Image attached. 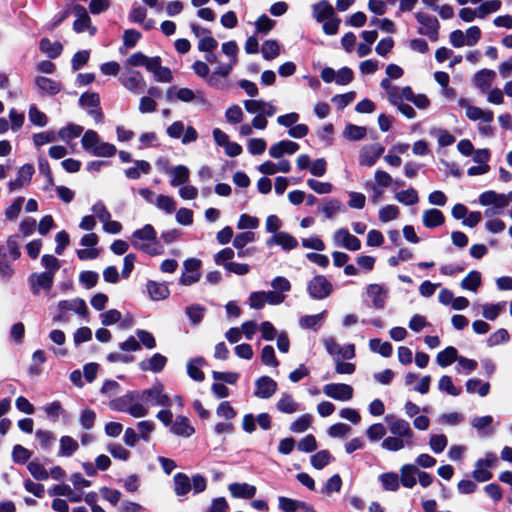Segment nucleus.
I'll return each mask as SVG.
<instances>
[{"mask_svg":"<svg viewBox=\"0 0 512 512\" xmlns=\"http://www.w3.org/2000/svg\"><path fill=\"white\" fill-rule=\"evenodd\" d=\"M135 166L129 167L124 170V174L127 178L136 180L139 179L141 174H148L151 170V165L149 162L145 160H135L134 161Z\"/></svg>","mask_w":512,"mask_h":512,"instance_id":"58836bf2","label":"nucleus"},{"mask_svg":"<svg viewBox=\"0 0 512 512\" xmlns=\"http://www.w3.org/2000/svg\"><path fill=\"white\" fill-rule=\"evenodd\" d=\"M261 52L265 60L275 59L280 54V45L276 40H266L262 44Z\"/></svg>","mask_w":512,"mask_h":512,"instance_id":"8fccbe9b","label":"nucleus"},{"mask_svg":"<svg viewBox=\"0 0 512 512\" xmlns=\"http://www.w3.org/2000/svg\"><path fill=\"white\" fill-rule=\"evenodd\" d=\"M279 508L283 512H296L303 505L302 501L281 496L278 498Z\"/></svg>","mask_w":512,"mask_h":512,"instance_id":"774afa93","label":"nucleus"},{"mask_svg":"<svg viewBox=\"0 0 512 512\" xmlns=\"http://www.w3.org/2000/svg\"><path fill=\"white\" fill-rule=\"evenodd\" d=\"M79 103L96 122L102 121L103 114L99 109V98H80Z\"/></svg>","mask_w":512,"mask_h":512,"instance_id":"4c0bfd02","label":"nucleus"},{"mask_svg":"<svg viewBox=\"0 0 512 512\" xmlns=\"http://www.w3.org/2000/svg\"><path fill=\"white\" fill-rule=\"evenodd\" d=\"M459 105L466 108V116L472 121H482L490 123L493 121V112L490 110H483L479 107L469 105L463 98L460 99Z\"/></svg>","mask_w":512,"mask_h":512,"instance_id":"6ab92c4d","label":"nucleus"},{"mask_svg":"<svg viewBox=\"0 0 512 512\" xmlns=\"http://www.w3.org/2000/svg\"><path fill=\"white\" fill-rule=\"evenodd\" d=\"M79 448L78 442L70 436H62L60 438V449L58 452L59 456L70 457Z\"/></svg>","mask_w":512,"mask_h":512,"instance_id":"37998d69","label":"nucleus"},{"mask_svg":"<svg viewBox=\"0 0 512 512\" xmlns=\"http://www.w3.org/2000/svg\"><path fill=\"white\" fill-rule=\"evenodd\" d=\"M83 127L77 124H69L58 131V138L64 142H69L81 135Z\"/></svg>","mask_w":512,"mask_h":512,"instance_id":"a18cd8bd","label":"nucleus"},{"mask_svg":"<svg viewBox=\"0 0 512 512\" xmlns=\"http://www.w3.org/2000/svg\"><path fill=\"white\" fill-rule=\"evenodd\" d=\"M366 294L371 299L372 307L376 310L384 309L388 291L380 284H369L366 287Z\"/></svg>","mask_w":512,"mask_h":512,"instance_id":"a211bd4d","label":"nucleus"},{"mask_svg":"<svg viewBox=\"0 0 512 512\" xmlns=\"http://www.w3.org/2000/svg\"><path fill=\"white\" fill-rule=\"evenodd\" d=\"M276 407L278 411L286 414H292L299 410V404L288 393L282 394Z\"/></svg>","mask_w":512,"mask_h":512,"instance_id":"a19ab883","label":"nucleus"},{"mask_svg":"<svg viewBox=\"0 0 512 512\" xmlns=\"http://www.w3.org/2000/svg\"><path fill=\"white\" fill-rule=\"evenodd\" d=\"M266 245L272 247L274 245L280 246L285 251H290L298 246V240L291 234L280 231L266 240Z\"/></svg>","mask_w":512,"mask_h":512,"instance_id":"f3484780","label":"nucleus"},{"mask_svg":"<svg viewBox=\"0 0 512 512\" xmlns=\"http://www.w3.org/2000/svg\"><path fill=\"white\" fill-rule=\"evenodd\" d=\"M327 433L331 438L344 439L351 433V427L345 423H336L329 427Z\"/></svg>","mask_w":512,"mask_h":512,"instance_id":"bf43d9fd","label":"nucleus"},{"mask_svg":"<svg viewBox=\"0 0 512 512\" xmlns=\"http://www.w3.org/2000/svg\"><path fill=\"white\" fill-rule=\"evenodd\" d=\"M109 408L117 412H125L134 418L148 415V408L140 402L138 390L130 391L109 402Z\"/></svg>","mask_w":512,"mask_h":512,"instance_id":"7ed1b4c3","label":"nucleus"},{"mask_svg":"<svg viewBox=\"0 0 512 512\" xmlns=\"http://www.w3.org/2000/svg\"><path fill=\"white\" fill-rule=\"evenodd\" d=\"M332 239L336 247H342L350 251H357L361 248V241L346 228L337 229Z\"/></svg>","mask_w":512,"mask_h":512,"instance_id":"9b49d317","label":"nucleus"},{"mask_svg":"<svg viewBox=\"0 0 512 512\" xmlns=\"http://www.w3.org/2000/svg\"><path fill=\"white\" fill-rule=\"evenodd\" d=\"M254 395L261 399H269L277 390V383L269 376H261L255 382Z\"/></svg>","mask_w":512,"mask_h":512,"instance_id":"aec40b11","label":"nucleus"},{"mask_svg":"<svg viewBox=\"0 0 512 512\" xmlns=\"http://www.w3.org/2000/svg\"><path fill=\"white\" fill-rule=\"evenodd\" d=\"M205 364L203 357H196L190 359L187 363V373L191 379L197 382H202L205 378L201 367Z\"/></svg>","mask_w":512,"mask_h":512,"instance_id":"473e14b6","label":"nucleus"},{"mask_svg":"<svg viewBox=\"0 0 512 512\" xmlns=\"http://www.w3.org/2000/svg\"><path fill=\"white\" fill-rule=\"evenodd\" d=\"M29 121L38 127H44L48 123L47 116L38 110V108L35 105L30 106L29 112H28Z\"/></svg>","mask_w":512,"mask_h":512,"instance_id":"13d9d810","label":"nucleus"},{"mask_svg":"<svg viewBox=\"0 0 512 512\" xmlns=\"http://www.w3.org/2000/svg\"><path fill=\"white\" fill-rule=\"evenodd\" d=\"M352 386L345 383H329L323 387V393L334 400L349 401L353 397Z\"/></svg>","mask_w":512,"mask_h":512,"instance_id":"4468645a","label":"nucleus"},{"mask_svg":"<svg viewBox=\"0 0 512 512\" xmlns=\"http://www.w3.org/2000/svg\"><path fill=\"white\" fill-rule=\"evenodd\" d=\"M333 460L332 455L328 450H321L316 454L312 455L310 458L311 465L315 469H323Z\"/></svg>","mask_w":512,"mask_h":512,"instance_id":"3c124183","label":"nucleus"},{"mask_svg":"<svg viewBox=\"0 0 512 512\" xmlns=\"http://www.w3.org/2000/svg\"><path fill=\"white\" fill-rule=\"evenodd\" d=\"M312 14L319 23L334 16V8L328 0H321L312 5Z\"/></svg>","mask_w":512,"mask_h":512,"instance_id":"a878e982","label":"nucleus"},{"mask_svg":"<svg viewBox=\"0 0 512 512\" xmlns=\"http://www.w3.org/2000/svg\"><path fill=\"white\" fill-rule=\"evenodd\" d=\"M71 12L76 16L73 23V30L76 33H82L88 30L91 35L96 33V28L91 26V19L84 6L76 4L71 6Z\"/></svg>","mask_w":512,"mask_h":512,"instance_id":"9d476101","label":"nucleus"},{"mask_svg":"<svg viewBox=\"0 0 512 512\" xmlns=\"http://www.w3.org/2000/svg\"><path fill=\"white\" fill-rule=\"evenodd\" d=\"M418 473H419V469L416 465L414 464H404L401 466L400 468V483L405 487V488H413L416 483H417V479H416V476L418 477Z\"/></svg>","mask_w":512,"mask_h":512,"instance_id":"393cba45","label":"nucleus"},{"mask_svg":"<svg viewBox=\"0 0 512 512\" xmlns=\"http://www.w3.org/2000/svg\"><path fill=\"white\" fill-rule=\"evenodd\" d=\"M384 150V146L380 143L363 146L359 152V164L366 167L373 166L384 153Z\"/></svg>","mask_w":512,"mask_h":512,"instance_id":"2eb2a0df","label":"nucleus"},{"mask_svg":"<svg viewBox=\"0 0 512 512\" xmlns=\"http://www.w3.org/2000/svg\"><path fill=\"white\" fill-rule=\"evenodd\" d=\"M457 359V349L452 346H449L438 353L436 357V362L441 367H447L451 365L453 362L457 361Z\"/></svg>","mask_w":512,"mask_h":512,"instance_id":"79ce46f5","label":"nucleus"},{"mask_svg":"<svg viewBox=\"0 0 512 512\" xmlns=\"http://www.w3.org/2000/svg\"><path fill=\"white\" fill-rule=\"evenodd\" d=\"M146 286L151 299L154 301L164 300L170 294L169 288L165 283L148 281Z\"/></svg>","mask_w":512,"mask_h":512,"instance_id":"72a5a7b5","label":"nucleus"},{"mask_svg":"<svg viewBox=\"0 0 512 512\" xmlns=\"http://www.w3.org/2000/svg\"><path fill=\"white\" fill-rule=\"evenodd\" d=\"M299 150V144L291 140H282L271 145L269 155L274 159H279L283 155H292Z\"/></svg>","mask_w":512,"mask_h":512,"instance_id":"4be33fe9","label":"nucleus"},{"mask_svg":"<svg viewBox=\"0 0 512 512\" xmlns=\"http://www.w3.org/2000/svg\"><path fill=\"white\" fill-rule=\"evenodd\" d=\"M54 277L52 273H32L28 278V283L33 294H39L40 290H51Z\"/></svg>","mask_w":512,"mask_h":512,"instance_id":"dca6fc26","label":"nucleus"},{"mask_svg":"<svg viewBox=\"0 0 512 512\" xmlns=\"http://www.w3.org/2000/svg\"><path fill=\"white\" fill-rule=\"evenodd\" d=\"M154 205H156L158 209L163 210L168 214L173 213L176 209V202L174 199L166 195H158Z\"/></svg>","mask_w":512,"mask_h":512,"instance_id":"680f3d73","label":"nucleus"},{"mask_svg":"<svg viewBox=\"0 0 512 512\" xmlns=\"http://www.w3.org/2000/svg\"><path fill=\"white\" fill-rule=\"evenodd\" d=\"M84 150L98 156V157H111L116 153V147L107 142H101L97 132L94 130H87L81 140Z\"/></svg>","mask_w":512,"mask_h":512,"instance_id":"39448f33","label":"nucleus"},{"mask_svg":"<svg viewBox=\"0 0 512 512\" xmlns=\"http://www.w3.org/2000/svg\"><path fill=\"white\" fill-rule=\"evenodd\" d=\"M245 109L251 113L256 114L252 120V125L256 129H265L267 120L265 116H273L276 113V107L271 103L264 102L257 99H247L244 103Z\"/></svg>","mask_w":512,"mask_h":512,"instance_id":"20e7f679","label":"nucleus"},{"mask_svg":"<svg viewBox=\"0 0 512 512\" xmlns=\"http://www.w3.org/2000/svg\"><path fill=\"white\" fill-rule=\"evenodd\" d=\"M132 246L150 256L161 255L164 252L163 246L157 241V233L151 224H146L137 229L131 236Z\"/></svg>","mask_w":512,"mask_h":512,"instance_id":"f03ea898","label":"nucleus"},{"mask_svg":"<svg viewBox=\"0 0 512 512\" xmlns=\"http://www.w3.org/2000/svg\"><path fill=\"white\" fill-rule=\"evenodd\" d=\"M438 388L452 396H458L461 393V389L454 386L452 378L448 375H443L440 378Z\"/></svg>","mask_w":512,"mask_h":512,"instance_id":"0e129e2a","label":"nucleus"},{"mask_svg":"<svg viewBox=\"0 0 512 512\" xmlns=\"http://www.w3.org/2000/svg\"><path fill=\"white\" fill-rule=\"evenodd\" d=\"M391 436L385 437L381 443L382 449L389 452H397L415 445V433L410 423L394 415L385 416Z\"/></svg>","mask_w":512,"mask_h":512,"instance_id":"f257e3e1","label":"nucleus"},{"mask_svg":"<svg viewBox=\"0 0 512 512\" xmlns=\"http://www.w3.org/2000/svg\"><path fill=\"white\" fill-rule=\"evenodd\" d=\"M58 309L60 311H73L76 314L86 317L87 315V306L83 299L74 298L70 300H61L58 303Z\"/></svg>","mask_w":512,"mask_h":512,"instance_id":"bb28decb","label":"nucleus"},{"mask_svg":"<svg viewBox=\"0 0 512 512\" xmlns=\"http://www.w3.org/2000/svg\"><path fill=\"white\" fill-rule=\"evenodd\" d=\"M395 199L406 206L414 205L418 203L419 197L415 189L409 188L407 190L399 191L395 194Z\"/></svg>","mask_w":512,"mask_h":512,"instance_id":"de8ad7c7","label":"nucleus"},{"mask_svg":"<svg viewBox=\"0 0 512 512\" xmlns=\"http://www.w3.org/2000/svg\"><path fill=\"white\" fill-rule=\"evenodd\" d=\"M415 18L423 26L418 29V33L426 35L431 41H437L440 28L437 18L422 12L416 13Z\"/></svg>","mask_w":512,"mask_h":512,"instance_id":"1a4fd4ad","label":"nucleus"},{"mask_svg":"<svg viewBox=\"0 0 512 512\" xmlns=\"http://www.w3.org/2000/svg\"><path fill=\"white\" fill-rule=\"evenodd\" d=\"M171 432L175 435L182 437H190L194 434L195 430L190 425L188 418L184 416H177L175 421L171 425Z\"/></svg>","mask_w":512,"mask_h":512,"instance_id":"7c9ffc66","label":"nucleus"},{"mask_svg":"<svg viewBox=\"0 0 512 512\" xmlns=\"http://www.w3.org/2000/svg\"><path fill=\"white\" fill-rule=\"evenodd\" d=\"M228 490L234 498L251 499L256 494V487L248 483H232Z\"/></svg>","mask_w":512,"mask_h":512,"instance_id":"c85d7f7f","label":"nucleus"},{"mask_svg":"<svg viewBox=\"0 0 512 512\" xmlns=\"http://www.w3.org/2000/svg\"><path fill=\"white\" fill-rule=\"evenodd\" d=\"M325 316L326 311H322L315 315L302 316L299 320V325L303 329H317L325 319Z\"/></svg>","mask_w":512,"mask_h":512,"instance_id":"c03bdc74","label":"nucleus"},{"mask_svg":"<svg viewBox=\"0 0 512 512\" xmlns=\"http://www.w3.org/2000/svg\"><path fill=\"white\" fill-rule=\"evenodd\" d=\"M307 291L312 299L322 300L331 294L333 286L325 276L316 275L307 283Z\"/></svg>","mask_w":512,"mask_h":512,"instance_id":"6e6552de","label":"nucleus"},{"mask_svg":"<svg viewBox=\"0 0 512 512\" xmlns=\"http://www.w3.org/2000/svg\"><path fill=\"white\" fill-rule=\"evenodd\" d=\"M205 311V307L199 304H193L185 308L186 315L193 325H197L202 321Z\"/></svg>","mask_w":512,"mask_h":512,"instance_id":"5fc2aeb1","label":"nucleus"},{"mask_svg":"<svg viewBox=\"0 0 512 512\" xmlns=\"http://www.w3.org/2000/svg\"><path fill=\"white\" fill-rule=\"evenodd\" d=\"M122 85L135 94H141L146 89V83L139 71L129 70L120 77Z\"/></svg>","mask_w":512,"mask_h":512,"instance_id":"ddd939ff","label":"nucleus"},{"mask_svg":"<svg viewBox=\"0 0 512 512\" xmlns=\"http://www.w3.org/2000/svg\"><path fill=\"white\" fill-rule=\"evenodd\" d=\"M261 362L266 366L277 367L279 361L276 358L275 350L271 345H266L261 351Z\"/></svg>","mask_w":512,"mask_h":512,"instance_id":"69168bd1","label":"nucleus"},{"mask_svg":"<svg viewBox=\"0 0 512 512\" xmlns=\"http://www.w3.org/2000/svg\"><path fill=\"white\" fill-rule=\"evenodd\" d=\"M321 78L326 83L335 81L339 85H346L353 79V71L348 67H343L335 71L331 67H325L321 71Z\"/></svg>","mask_w":512,"mask_h":512,"instance_id":"f8f14e48","label":"nucleus"},{"mask_svg":"<svg viewBox=\"0 0 512 512\" xmlns=\"http://www.w3.org/2000/svg\"><path fill=\"white\" fill-rule=\"evenodd\" d=\"M386 435V428L382 423H375L370 425L366 430V436L372 442L384 439Z\"/></svg>","mask_w":512,"mask_h":512,"instance_id":"052dcab7","label":"nucleus"},{"mask_svg":"<svg viewBox=\"0 0 512 512\" xmlns=\"http://www.w3.org/2000/svg\"><path fill=\"white\" fill-rule=\"evenodd\" d=\"M99 275L94 271H82L79 275V282L86 289L95 287L98 283Z\"/></svg>","mask_w":512,"mask_h":512,"instance_id":"338daca9","label":"nucleus"},{"mask_svg":"<svg viewBox=\"0 0 512 512\" xmlns=\"http://www.w3.org/2000/svg\"><path fill=\"white\" fill-rule=\"evenodd\" d=\"M166 363H167V358L164 355H162L160 353H155L150 358L142 360L139 363V368L142 371H150V372H154V373H159L164 369V367L166 366Z\"/></svg>","mask_w":512,"mask_h":512,"instance_id":"b1692460","label":"nucleus"},{"mask_svg":"<svg viewBox=\"0 0 512 512\" xmlns=\"http://www.w3.org/2000/svg\"><path fill=\"white\" fill-rule=\"evenodd\" d=\"M149 72L153 74L154 80L161 83H170L173 79L172 71L170 68L162 66V59L159 56L153 57Z\"/></svg>","mask_w":512,"mask_h":512,"instance_id":"412c9836","label":"nucleus"},{"mask_svg":"<svg viewBox=\"0 0 512 512\" xmlns=\"http://www.w3.org/2000/svg\"><path fill=\"white\" fill-rule=\"evenodd\" d=\"M168 175L171 178L170 185L178 187L185 185L189 181L190 171L184 165H177L168 171Z\"/></svg>","mask_w":512,"mask_h":512,"instance_id":"cd10ccee","label":"nucleus"},{"mask_svg":"<svg viewBox=\"0 0 512 512\" xmlns=\"http://www.w3.org/2000/svg\"><path fill=\"white\" fill-rule=\"evenodd\" d=\"M505 302H499L497 304H485L482 306L483 317L487 320H495L500 312L504 309Z\"/></svg>","mask_w":512,"mask_h":512,"instance_id":"4d7b16f0","label":"nucleus"},{"mask_svg":"<svg viewBox=\"0 0 512 512\" xmlns=\"http://www.w3.org/2000/svg\"><path fill=\"white\" fill-rule=\"evenodd\" d=\"M34 173V167L31 164H24L18 170L17 178L13 181H10L8 184L10 192L17 191L21 189L23 186L27 185L32 178Z\"/></svg>","mask_w":512,"mask_h":512,"instance_id":"5701e85b","label":"nucleus"},{"mask_svg":"<svg viewBox=\"0 0 512 512\" xmlns=\"http://www.w3.org/2000/svg\"><path fill=\"white\" fill-rule=\"evenodd\" d=\"M58 139V133L53 130L35 133L32 136V141L35 147H41L45 144L55 142Z\"/></svg>","mask_w":512,"mask_h":512,"instance_id":"09e8293b","label":"nucleus"},{"mask_svg":"<svg viewBox=\"0 0 512 512\" xmlns=\"http://www.w3.org/2000/svg\"><path fill=\"white\" fill-rule=\"evenodd\" d=\"M445 221L443 213L435 208L423 212L422 222L426 228L432 229L441 226Z\"/></svg>","mask_w":512,"mask_h":512,"instance_id":"c756f323","label":"nucleus"},{"mask_svg":"<svg viewBox=\"0 0 512 512\" xmlns=\"http://www.w3.org/2000/svg\"><path fill=\"white\" fill-rule=\"evenodd\" d=\"M479 203L483 206L493 205L492 208L486 209L485 211L487 217H492L502 213V210L509 204V198L506 194L489 190L479 196Z\"/></svg>","mask_w":512,"mask_h":512,"instance_id":"423d86ee","label":"nucleus"},{"mask_svg":"<svg viewBox=\"0 0 512 512\" xmlns=\"http://www.w3.org/2000/svg\"><path fill=\"white\" fill-rule=\"evenodd\" d=\"M369 347L371 351L379 353L383 357H389L393 352V347L389 342H382L378 338L371 339Z\"/></svg>","mask_w":512,"mask_h":512,"instance_id":"864d4df0","label":"nucleus"},{"mask_svg":"<svg viewBox=\"0 0 512 512\" xmlns=\"http://www.w3.org/2000/svg\"><path fill=\"white\" fill-rule=\"evenodd\" d=\"M127 62L130 66L145 67L148 70L151 63H153V57H148L142 52H136L129 56Z\"/></svg>","mask_w":512,"mask_h":512,"instance_id":"6e6d98bb","label":"nucleus"},{"mask_svg":"<svg viewBox=\"0 0 512 512\" xmlns=\"http://www.w3.org/2000/svg\"><path fill=\"white\" fill-rule=\"evenodd\" d=\"M379 481L381 482L384 490L397 491L399 489L400 479L398 474L395 472L381 474L379 476Z\"/></svg>","mask_w":512,"mask_h":512,"instance_id":"49530a36","label":"nucleus"},{"mask_svg":"<svg viewBox=\"0 0 512 512\" xmlns=\"http://www.w3.org/2000/svg\"><path fill=\"white\" fill-rule=\"evenodd\" d=\"M39 49L41 52L45 53L48 58L55 59L62 53L63 46L58 41L52 42L48 38H42L39 43Z\"/></svg>","mask_w":512,"mask_h":512,"instance_id":"c9c22d12","label":"nucleus"},{"mask_svg":"<svg viewBox=\"0 0 512 512\" xmlns=\"http://www.w3.org/2000/svg\"><path fill=\"white\" fill-rule=\"evenodd\" d=\"M140 402L146 406H170L169 397L164 394V387L156 383L153 387L145 390H138Z\"/></svg>","mask_w":512,"mask_h":512,"instance_id":"0eeeda50","label":"nucleus"},{"mask_svg":"<svg viewBox=\"0 0 512 512\" xmlns=\"http://www.w3.org/2000/svg\"><path fill=\"white\" fill-rule=\"evenodd\" d=\"M492 422L493 417L487 415L481 417H474L471 421V425L479 432L481 436L488 437L494 433V430L491 428Z\"/></svg>","mask_w":512,"mask_h":512,"instance_id":"2f4dec72","label":"nucleus"},{"mask_svg":"<svg viewBox=\"0 0 512 512\" xmlns=\"http://www.w3.org/2000/svg\"><path fill=\"white\" fill-rule=\"evenodd\" d=\"M36 85L41 92L54 96L61 91L59 82L48 77L40 76L36 79Z\"/></svg>","mask_w":512,"mask_h":512,"instance_id":"ea45409f","label":"nucleus"},{"mask_svg":"<svg viewBox=\"0 0 512 512\" xmlns=\"http://www.w3.org/2000/svg\"><path fill=\"white\" fill-rule=\"evenodd\" d=\"M174 492L177 496H185L192 490L191 479L184 473H177L173 477Z\"/></svg>","mask_w":512,"mask_h":512,"instance_id":"e433bc0d","label":"nucleus"},{"mask_svg":"<svg viewBox=\"0 0 512 512\" xmlns=\"http://www.w3.org/2000/svg\"><path fill=\"white\" fill-rule=\"evenodd\" d=\"M343 135L348 140L357 141L361 140L366 135V129L361 126H356L353 124H350L346 126V128L343 131Z\"/></svg>","mask_w":512,"mask_h":512,"instance_id":"e2e57ef3","label":"nucleus"},{"mask_svg":"<svg viewBox=\"0 0 512 512\" xmlns=\"http://www.w3.org/2000/svg\"><path fill=\"white\" fill-rule=\"evenodd\" d=\"M481 285V273L478 271H471L461 281V287L466 290L476 291Z\"/></svg>","mask_w":512,"mask_h":512,"instance_id":"603ef678","label":"nucleus"},{"mask_svg":"<svg viewBox=\"0 0 512 512\" xmlns=\"http://www.w3.org/2000/svg\"><path fill=\"white\" fill-rule=\"evenodd\" d=\"M495 77V71L491 69H482L475 74L474 84L481 89L482 93H484L490 87L491 82Z\"/></svg>","mask_w":512,"mask_h":512,"instance_id":"f704fd0d","label":"nucleus"}]
</instances>
